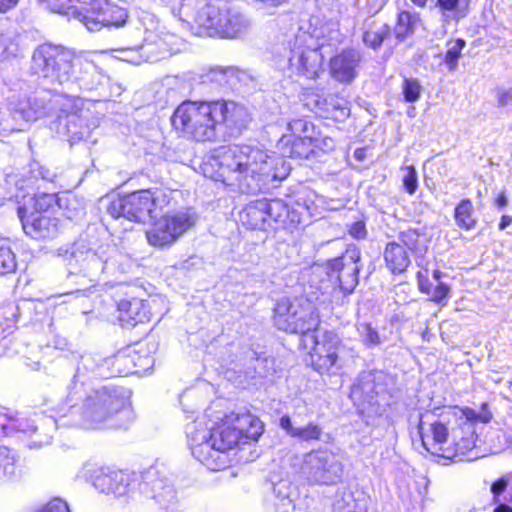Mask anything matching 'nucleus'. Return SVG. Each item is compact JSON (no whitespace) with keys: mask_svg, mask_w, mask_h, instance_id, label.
<instances>
[{"mask_svg":"<svg viewBox=\"0 0 512 512\" xmlns=\"http://www.w3.org/2000/svg\"><path fill=\"white\" fill-rule=\"evenodd\" d=\"M317 145L311 137L283 136L278 144L281 155L251 145L222 146L206 157L201 169L207 178L235 186L242 193L255 194L289 175L291 165L284 157L309 159Z\"/></svg>","mask_w":512,"mask_h":512,"instance_id":"1","label":"nucleus"},{"mask_svg":"<svg viewBox=\"0 0 512 512\" xmlns=\"http://www.w3.org/2000/svg\"><path fill=\"white\" fill-rule=\"evenodd\" d=\"M84 371H95L94 360L90 356L81 358L69 388L67 407H62L59 415H79L81 424L87 429L120 428L131 421L130 392L123 387L104 385L93 388L86 391L83 398Z\"/></svg>","mask_w":512,"mask_h":512,"instance_id":"2","label":"nucleus"},{"mask_svg":"<svg viewBox=\"0 0 512 512\" xmlns=\"http://www.w3.org/2000/svg\"><path fill=\"white\" fill-rule=\"evenodd\" d=\"M248 110L234 101H184L174 111L175 130L196 141H221L239 135L250 122Z\"/></svg>","mask_w":512,"mask_h":512,"instance_id":"3","label":"nucleus"},{"mask_svg":"<svg viewBox=\"0 0 512 512\" xmlns=\"http://www.w3.org/2000/svg\"><path fill=\"white\" fill-rule=\"evenodd\" d=\"M53 13L67 16L82 23L87 30L100 31L104 27H121L128 12L110 0H38Z\"/></svg>","mask_w":512,"mask_h":512,"instance_id":"4","label":"nucleus"},{"mask_svg":"<svg viewBox=\"0 0 512 512\" xmlns=\"http://www.w3.org/2000/svg\"><path fill=\"white\" fill-rule=\"evenodd\" d=\"M173 194L163 188L141 190L113 199L106 210L115 219L124 217L134 222H146L173 206Z\"/></svg>","mask_w":512,"mask_h":512,"instance_id":"5","label":"nucleus"},{"mask_svg":"<svg viewBox=\"0 0 512 512\" xmlns=\"http://www.w3.org/2000/svg\"><path fill=\"white\" fill-rule=\"evenodd\" d=\"M451 426L450 442L445 449V458L456 461H473L481 455L476 448L475 425L488 423L489 413H478L471 408H454V412L444 417Z\"/></svg>","mask_w":512,"mask_h":512,"instance_id":"6","label":"nucleus"},{"mask_svg":"<svg viewBox=\"0 0 512 512\" xmlns=\"http://www.w3.org/2000/svg\"><path fill=\"white\" fill-rule=\"evenodd\" d=\"M48 170L38 164L31 165L29 171L24 173H11L6 176L5 182L9 186L14 187V191H10V198H15L18 205L26 203L29 212L41 213L47 211L57 205L63 207V198L57 196L56 193H38L40 188L39 181L49 180Z\"/></svg>","mask_w":512,"mask_h":512,"instance_id":"7","label":"nucleus"},{"mask_svg":"<svg viewBox=\"0 0 512 512\" xmlns=\"http://www.w3.org/2000/svg\"><path fill=\"white\" fill-rule=\"evenodd\" d=\"M195 22L210 36L226 38L237 37L250 27L249 19L223 0H212L201 7L196 13Z\"/></svg>","mask_w":512,"mask_h":512,"instance_id":"8","label":"nucleus"},{"mask_svg":"<svg viewBox=\"0 0 512 512\" xmlns=\"http://www.w3.org/2000/svg\"><path fill=\"white\" fill-rule=\"evenodd\" d=\"M248 426L262 429L259 421L253 419L250 414L231 413L211 429V456L217 464L213 471L224 469L229 465L228 451L238 444L244 433L248 432Z\"/></svg>","mask_w":512,"mask_h":512,"instance_id":"9","label":"nucleus"},{"mask_svg":"<svg viewBox=\"0 0 512 512\" xmlns=\"http://www.w3.org/2000/svg\"><path fill=\"white\" fill-rule=\"evenodd\" d=\"M80 65L81 61L72 50L58 45H40L32 56L35 73L59 84L77 79L75 68Z\"/></svg>","mask_w":512,"mask_h":512,"instance_id":"10","label":"nucleus"},{"mask_svg":"<svg viewBox=\"0 0 512 512\" xmlns=\"http://www.w3.org/2000/svg\"><path fill=\"white\" fill-rule=\"evenodd\" d=\"M274 323L279 330L300 333L301 339L316 330L320 323L315 305L305 298H283L274 308Z\"/></svg>","mask_w":512,"mask_h":512,"instance_id":"11","label":"nucleus"},{"mask_svg":"<svg viewBox=\"0 0 512 512\" xmlns=\"http://www.w3.org/2000/svg\"><path fill=\"white\" fill-rule=\"evenodd\" d=\"M300 474L310 485H335L344 474L342 457L327 447L311 450L303 455Z\"/></svg>","mask_w":512,"mask_h":512,"instance_id":"12","label":"nucleus"},{"mask_svg":"<svg viewBox=\"0 0 512 512\" xmlns=\"http://www.w3.org/2000/svg\"><path fill=\"white\" fill-rule=\"evenodd\" d=\"M198 216L191 208L166 212L146 232L150 245L158 248L170 247L197 222Z\"/></svg>","mask_w":512,"mask_h":512,"instance_id":"13","label":"nucleus"},{"mask_svg":"<svg viewBox=\"0 0 512 512\" xmlns=\"http://www.w3.org/2000/svg\"><path fill=\"white\" fill-rule=\"evenodd\" d=\"M303 347L309 351L312 367L319 373L333 372L339 369V352L341 340L334 332L314 330L301 339Z\"/></svg>","mask_w":512,"mask_h":512,"instance_id":"14","label":"nucleus"},{"mask_svg":"<svg viewBox=\"0 0 512 512\" xmlns=\"http://www.w3.org/2000/svg\"><path fill=\"white\" fill-rule=\"evenodd\" d=\"M17 103L21 109V117L25 118L28 124L52 113L58 114L60 110L77 108L81 104V98L42 92Z\"/></svg>","mask_w":512,"mask_h":512,"instance_id":"15","label":"nucleus"},{"mask_svg":"<svg viewBox=\"0 0 512 512\" xmlns=\"http://www.w3.org/2000/svg\"><path fill=\"white\" fill-rule=\"evenodd\" d=\"M57 255L67 262L69 274L83 273L90 281L104 270L102 259L83 243H74L70 248L60 247Z\"/></svg>","mask_w":512,"mask_h":512,"instance_id":"16","label":"nucleus"},{"mask_svg":"<svg viewBox=\"0 0 512 512\" xmlns=\"http://www.w3.org/2000/svg\"><path fill=\"white\" fill-rule=\"evenodd\" d=\"M88 110H84V102L81 99L79 107L60 110L57 114L55 130L58 135L66 137L73 145L89 136L91 126L87 123Z\"/></svg>","mask_w":512,"mask_h":512,"instance_id":"17","label":"nucleus"},{"mask_svg":"<svg viewBox=\"0 0 512 512\" xmlns=\"http://www.w3.org/2000/svg\"><path fill=\"white\" fill-rule=\"evenodd\" d=\"M311 36L306 32L298 34L295 38V43L291 49L289 63L291 67H295L298 72L304 74L307 78H315L318 76L323 64V54L321 52L324 44L319 48H304V43Z\"/></svg>","mask_w":512,"mask_h":512,"instance_id":"18","label":"nucleus"},{"mask_svg":"<svg viewBox=\"0 0 512 512\" xmlns=\"http://www.w3.org/2000/svg\"><path fill=\"white\" fill-rule=\"evenodd\" d=\"M360 258V250L357 247H349L340 257L329 263L330 278L336 279L344 292H352L358 284Z\"/></svg>","mask_w":512,"mask_h":512,"instance_id":"19","label":"nucleus"},{"mask_svg":"<svg viewBox=\"0 0 512 512\" xmlns=\"http://www.w3.org/2000/svg\"><path fill=\"white\" fill-rule=\"evenodd\" d=\"M143 478L144 489L150 488L151 497L166 512H182L176 501V492L166 477L165 471L151 467L145 472Z\"/></svg>","mask_w":512,"mask_h":512,"instance_id":"20","label":"nucleus"},{"mask_svg":"<svg viewBox=\"0 0 512 512\" xmlns=\"http://www.w3.org/2000/svg\"><path fill=\"white\" fill-rule=\"evenodd\" d=\"M453 412L454 408L443 413L439 420L430 423L428 426L423 421L420 422L421 441L429 453L445 458V449L450 442L451 426L448 419H444V417Z\"/></svg>","mask_w":512,"mask_h":512,"instance_id":"21","label":"nucleus"},{"mask_svg":"<svg viewBox=\"0 0 512 512\" xmlns=\"http://www.w3.org/2000/svg\"><path fill=\"white\" fill-rule=\"evenodd\" d=\"M24 232L35 239L53 238L59 231L58 219L49 215L29 212L26 203L16 207Z\"/></svg>","mask_w":512,"mask_h":512,"instance_id":"22","label":"nucleus"},{"mask_svg":"<svg viewBox=\"0 0 512 512\" xmlns=\"http://www.w3.org/2000/svg\"><path fill=\"white\" fill-rule=\"evenodd\" d=\"M134 482L132 474L121 470L101 469L93 478L97 490L117 497L128 494Z\"/></svg>","mask_w":512,"mask_h":512,"instance_id":"23","label":"nucleus"},{"mask_svg":"<svg viewBox=\"0 0 512 512\" xmlns=\"http://www.w3.org/2000/svg\"><path fill=\"white\" fill-rule=\"evenodd\" d=\"M192 455L208 469H214L217 464L211 456V430L208 431L202 422L195 421L186 428Z\"/></svg>","mask_w":512,"mask_h":512,"instance_id":"24","label":"nucleus"},{"mask_svg":"<svg viewBox=\"0 0 512 512\" xmlns=\"http://www.w3.org/2000/svg\"><path fill=\"white\" fill-rule=\"evenodd\" d=\"M361 53L355 49H345L330 59V73L336 81L349 84L358 75Z\"/></svg>","mask_w":512,"mask_h":512,"instance_id":"25","label":"nucleus"},{"mask_svg":"<svg viewBox=\"0 0 512 512\" xmlns=\"http://www.w3.org/2000/svg\"><path fill=\"white\" fill-rule=\"evenodd\" d=\"M5 433L8 434L12 431L29 434L33 437L31 447L40 448L50 443L52 436L47 433H38V428L34 421L25 417H16L9 419L8 424L3 425Z\"/></svg>","mask_w":512,"mask_h":512,"instance_id":"26","label":"nucleus"},{"mask_svg":"<svg viewBox=\"0 0 512 512\" xmlns=\"http://www.w3.org/2000/svg\"><path fill=\"white\" fill-rule=\"evenodd\" d=\"M384 261L386 267L393 274H400L406 271L410 265V257L406 248L399 242H389L384 250Z\"/></svg>","mask_w":512,"mask_h":512,"instance_id":"27","label":"nucleus"},{"mask_svg":"<svg viewBox=\"0 0 512 512\" xmlns=\"http://www.w3.org/2000/svg\"><path fill=\"white\" fill-rule=\"evenodd\" d=\"M279 425L289 436L305 442L319 441L323 435L320 425L310 422L306 426L295 427L288 415L280 418Z\"/></svg>","mask_w":512,"mask_h":512,"instance_id":"28","label":"nucleus"},{"mask_svg":"<svg viewBox=\"0 0 512 512\" xmlns=\"http://www.w3.org/2000/svg\"><path fill=\"white\" fill-rule=\"evenodd\" d=\"M266 199L250 202L240 212V222L249 229H264L267 222Z\"/></svg>","mask_w":512,"mask_h":512,"instance_id":"29","label":"nucleus"},{"mask_svg":"<svg viewBox=\"0 0 512 512\" xmlns=\"http://www.w3.org/2000/svg\"><path fill=\"white\" fill-rule=\"evenodd\" d=\"M120 321L135 323L149 319L148 310L143 300L139 298L122 299L118 303Z\"/></svg>","mask_w":512,"mask_h":512,"instance_id":"30","label":"nucleus"},{"mask_svg":"<svg viewBox=\"0 0 512 512\" xmlns=\"http://www.w3.org/2000/svg\"><path fill=\"white\" fill-rule=\"evenodd\" d=\"M18 103H10L8 108L0 111V136L6 137L12 132L22 131L27 126L25 118L19 113Z\"/></svg>","mask_w":512,"mask_h":512,"instance_id":"31","label":"nucleus"},{"mask_svg":"<svg viewBox=\"0 0 512 512\" xmlns=\"http://www.w3.org/2000/svg\"><path fill=\"white\" fill-rule=\"evenodd\" d=\"M266 215L267 221L273 220L274 222L282 225L299 223L300 217L298 213L291 210L289 206L281 199H266Z\"/></svg>","mask_w":512,"mask_h":512,"instance_id":"32","label":"nucleus"},{"mask_svg":"<svg viewBox=\"0 0 512 512\" xmlns=\"http://www.w3.org/2000/svg\"><path fill=\"white\" fill-rule=\"evenodd\" d=\"M390 27L386 23L378 22L368 18L364 23L363 43L377 50L381 47L383 41L390 35Z\"/></svg>","mask_w":512,"mask_h":512,"instance_id":"33","label":"nucleus"},{"mask_svg":"<svg viewBox=\"0 0 512 512\" xmlns=\"http://www.w3.org/2000/svg\"><path fill=\"white\" fill-rule=\"evenodd\" d=\"M315 108L331 115L335 119H344L348 117L350 113L347 101L335 95H331L322 101L318 97V99L315 100Z\"/></svg>","mask_w":512,"mask_h":512,"instance_id":"34","label":"nucleus"},{"mask_svg":"<svg viewBox=\"0 0 512 512\" xmlns=\"http://www.w3.org/2000/svg\"><path fill=\"white\" fill-rule=\"evenodd\" d=\"M435 6L439 8L444 21H458L468 13V0H436Z\"/></svg>","mask_w":512,"mask_h":512,"instance_id":"35","label":"nucleus"},{"mask_svg":"<svg viewBox=\"0 0 512 512\" xmlns=\"http://www.w3.org/2000/svg\"><path fill=\"white\" fill-rule=\"evenodd\" d=\"M421 24L420 14L415 11H401L397 17V23L394 28L398 39H404L414 33Z\"/></svg>","mask_w":512,"mask_h":512,"instance_id":"36","label":"nucleus"},{"mask_svg":"<svg viewBox=\"0 0 512 512\" xmlns=\"http://www.w3.org/2000/svg\"><path fill=\"white\" fill-rule=\"evenodd\" d=\"M454 219L457 226L464 230H471L476 226L473 204L469 199L461 200L455 207Z\"/></svg>","mask_w":512,"mask_h":512,"instance_id":"37","label":"nucleus"},{"mask_svg":"<svg viewBox=\"0 0 512 512\" xmlns=\"http://www.w3.org/2000/svg\"><path fill=\"white\" fill-rule=\"evenodd\" d=\"M375 377L371 374H366L352 387L353 397H363L364 401L371 402L374 394H379L380 391L374 385Z\"/></svg>","mask_w":512,"mask_h":512,"instance_id":"38","label":"nucleus"},{"mask_svg":"<svg viewBox=\"0 0 512 512\" xmlns=\"http://www.w3.org/2000/svg\"><path fill=\"white\" fill-rule=\"evenodd\" d=\"M17 457L6 446H0V480L8 479L16 474Z\"/></svg>","mask_w":512,"mask_h":512,"instance_id":"39","label":"nucleus"},{"mask_svg":"<svg viewBox=\"0 0 512 512\" xmlns=\"http://www.w3.org/2000/svg\"><path fill=\"white\" fill-rule=\"evenodd\" d=\"M357 331L361 342L368 348L377 347L383 342V338L371 323H359Z\"/></svg>","mask_w":512,"mask_h":512,"instance_id":"40","label":"nucleus"},{"mask_svg":"<svg viewBox=\"0 0 512 512\" xmlns=\"http://www.w3.org/2000/svg\"><path fill=\"white\" fill-rule=\"evenodd\" d=\"M288 129L296 138H312L316 133L314 125L306 119H293L288 123Z\"/></svg>","mask_w":512,"mask_h":512,"instance_id":"41","label":"nucleus"},{"mask_svg":"<svg viewBox=\"0 0 512 512\" xmlns=\"http://www.w3.org/2000/svg\"><path fill=\"white\" fill-rule=\"evenodd\" d=\"M465 45L466 43L463 39H457L448 44L449 47L445 54L444 62L449 70L453 71L457 67L458 60Z\"/></svg>","mask_w":512,"mask_h":512,"instance_id":"42","label":"nucleus"},{"mask_svg":"<svg viewBox=\"0 0 512 512\" xmlns=\"http://www.w3.org/2000/svg\"><path fill=\"white\" fill-rule=\"evenodd\" d=\"M16 269L15 255L9 246L0 242V275L14 272Z\"/></svg>","mask_w":512,"mask_h":512,"instance_id":"43","label":"nucleus"},{"mask_svg":"<svg viewBox=\"0 0 512 512\" xmlns=\"http://www.w3.org/2000/svg\"><path fill=\"white\" fill-rule=\"evenodd\" d=\"M291 490V484L287 480H280L273 486V493L275 497L282 503L284 508L283 512H286L288 508L292 507V501L290 499Z\"/></svg>","mask_w":512,"mask_h":512,"instance_id":"44","label":"nucleus"},{"mask_svg":"<svg viewBox=\"0 0 512 512\" xmlns=\"http://www.w3.org/2000/svg\"><path fill=\"white\" fill-rule=\"evenodd\" d=\"M402 91L405 101L414 103L419 100L422 87L417 79L405 78L402 84Z\"/></svg>","mask_w":512,"mask_h":512,"instance_id":"45","label":"nucleus"},{"mask_svg":"<svg viewBox=\"0 0 512 512\" xmlns=\"http://www.w3.org/2000/svg\"><path fill=\"white\" fill-rule=\"evenodd\" d=\"M402 170L404 172L402 177L403 187L408 194L413 195L418 188L416 169L413 166H406Z\"/></svg>","mask_w":512,"mask_h":512,"instance_id":"46","label":"nucleus"},{"mask_svg":"<svg viewBox=\"0 0 512 512\" xmlns=\"http://www.w3.org/2000/svg\"><path fill=\"white\" fill-rule=\"evenodd\" d=\"M399 243L402 244L406 250L417 252L419 251V234L416 231L408 230L400 233L398 237Z\"/></svg>","mask_w":512,"mask_h":512,"instance_id":"47","label":"nucleus"},{"mask_svg":"<svg viewBox=\"0 0 512 512\" xmlns=\"http://www.w3.org/2000/svg\"><path fill=\"white\" fill-rule=\"evenodd\" d=\"M421 290L431 294V300L436 303H442L449 295L450 287L442 282H439L430 292L424 288V284H420Z\"/></svg>","mask_w":512,"mask_h":512,"instance_id":"48","label":"nucleus"},{"mask_svg":"<svg viewBox=\"0 0 512 512\" xmlns=\"http://www.w3.org/2000/svg\"><path fill=\"white\" fill-rule=\"evenodd\" d=\"M37 512H71L66 501L61 498H53L44 504Z\"/></svg>","mask_w":512,"mask_h":512,"instance_id":"49","label":"nucleus"},{"mask_svg":"<svg viewBox=\"0 0 512 512\" xmlns=\"http://www.w3.org/2000/svg\"><path fill=\"white\" fill-rule=\"evenodd\" d=\"M495 98L497 105L506 107L512 105V89L507 87H498L495 89Z\"/></svg>","mask_w":512,"mask_h":512,"instance_id":"50","label":"nucleus"},{"mask_svg":"<svg viewBox=\"0 0 512 512\" xmlns=\"http://www.w3.org/2000/svg\"><path fill=\"white\" fill-rule=\"evenodd\" d=\"M510 480V476H503L492 483L490 490L493 494L494 502L499 501V496L506 490Z\"/></svg>","mask_w":512,"mask_h":512,"instance_id":"51","label":"nucleus"},{"mask_svg":"<svg viewBox=\"0 0 512 512\" xmlns=\"http://www.w3.org/2000/svg\"><path fill=\"white\" fill-rule=\"evenodd\" d=\"M349 235L355 239H364L366 238L367 236V230H366V226H365V223L363 221H357V222H354L350 227H349Z\"/></svg>","mask_w":512,"mask_h":512,"instance_id":"52","label":"nucleus"},{"mask_svg":"<svg viewBox=\"0 0 512 512\" xmlns=\"http://www.w3.org/2000/svg\"><path fill=\"white\" fill-rule=\"evenodd\" d=\"M312 140H317V146H315V151L322 150V151H329L334 148V141L330 137H322L320 133L316 132L314 136L312 137Z\"/></svg>","mask_w":512,"mask_h":512,"instance_id":"53","label":"nucleus"},{"mask_svg":"<svg viewBox=\"0 0 512 512\" xmlns=\"http://www.w3.org/2000/svg\"><path fill=\"white\" fill-rule=\"evenodd\" d=\"M230 72V69H212L209 73V78L212 81H216L219 84L227 82L226 76Z\"/></svg>","mask_w":512,"mask_h":512,"instance_id":"54","label":"nucleus"},{"mask_svg":"<svg viewBox=\"0 0 512 512\" xmlns=\"http://www.w3.org/2000/svg\"><path fill=\"white\" fill-rule=\"evenodd\" d=\"M19 0H0V13L6 12L17 5Z\"/></svg>","mask_w":512,"mask_h":512,"instance_id":"55","label":"nucleus"},{"mask_svg":"<svg viewBox=\"0 0 512 512\" xmlns=\"http://www.w3.org/2000/svg\"><path fill=\"white\" fill-rule=\"evenodd\" d=\"M366 153H367V150L366 148H357L355 151H354V157L362 162L366 159Z\"/></svg>","mask_w":512,"mask_h":512,"instance_id":"56","label":"nucleus"},{"mask_svg":"<svg viewBox=\"0 0 512 512\" xmlns=\"http://www.w3.org/2000/svg\"><path fill=\"white\" fill-rule=\"evenodd\" d=\"M512 223V218L510 216H502L501 221L499 223V229L504 230L506 227H508Z\"/></svg>","mask_w":512,"mask_h":512,"instance_id":"57","label":"nucleus"},{"mask_svg":"<svg viewBox=\"0 0 512 512\" xmlns=\"http://www.w3.org/2000/svg\"><path fill=\"white\" fill-rule=\"evenodd\" d=\"M507 198L505 196V194H500L497 199H496V204L498 207L502 208V207H505L507 205Z\"/></svg>","mask_w":512,"mask_h":512,"instance_id":"58","label":"nucleus"},{"mask_svg":"<svg viewBox=\"0 0 512 512\" xmlns=\"http://www.w3.org/2000/svg\"><path fill=\"white\" fill-rule=\"evenodd\" d=\"M153 43L148 39L145 40V43L141 46V50L143 53L148 54L152 52Z\"/></svg>","mask_w":512,"mask_h":512,"instance_id":"59","label":"nucleus"},{"mask_svg":"<svg viewBox=\"0 0 512 512\" xmlns=\"http://www.w3.org/2000/svg\"><path fill=\"white\" fill-rule=\"evenodd\" d=\"M493 512H512V508L507 504H499Z\"/></svg>","mask_w":512,"mask_h":512,"instance_id":"60","label":"nucleus"},{"mask_svg":"<svg viewBox=\"0 0 512 512\" xmlns=\"http://www.w3.org/2000/svg\"><path fill=\"white\" fill-rule=\"evenodd\" d=\"M83 214V211L82 209H75V211L73 213L71 212H67L66 213V216L67 218L69 219H74V218H77L78 216L82 215Z\"/></svg>","mask_w":512,"mask_h":512,"instance_id":"61","label":"nucleus"},{"mask_svg":"<svg viewBox=\"0 0 512 512\" xmlns=\"http://www.w3.org/2000/svg\"><path fill=\"white\" fill-rule=\"evenodd\" d=\"M415 6L419 8H425L428 0H410Z\"/></svg>","mask_w":512,"mask_h":512,"instance_id":"62","label":"nucleus"},{"mask_svg":"<svg viewBox=\"0 0 512 512\" xmlns=\"http://www.w3.org/2000/svg\"><path fill=\"white\" fill-rule=\"evenodd\" d=\"M432 276H433V279H435V280H436V281H438V283H439V282H440L439 280H440V278H441V276H442V272H441V271H439V270H435V271L433 272V275H432Z\"/></svg>","mask_w":512,"mask_h":512,"instance_id":"63","label":"nucleus"},{"mask_svg":"<svg viewBox=\"0 0 512 512\" xmlns=\"http://www.w3.org/2000/svg\"><path fill=\"white\" fill-rule=\"evenodd\" d=\"M65 201H66L67 203H69V204H72V202H75V200H74V199H73V200L65 199Z\"/></svg>","mask_w":512,"mask_h":512,"instance_id":"64","label":"nucleus"}]
</instances>
